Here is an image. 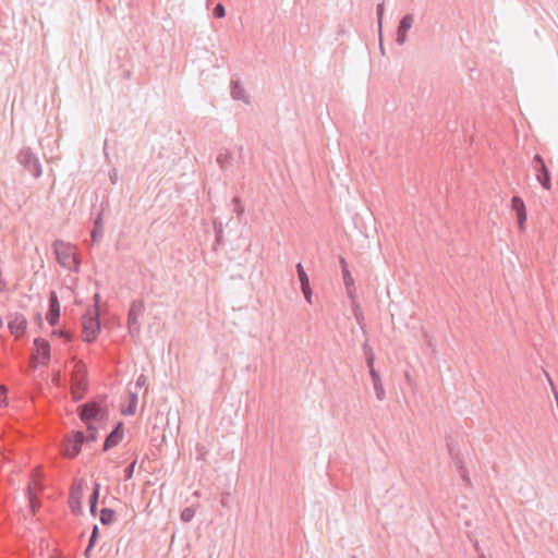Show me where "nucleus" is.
I'll return each instance as SVG.
<instances>
[{
  "instance_id": "5701e85b",
  "label": "nucleus",
  "mask_w": 558,
  "mask_h": 558,
  "mask_svg": "<svg viewBox=\"0 0 558 558\" xmlns=\"http://www.w3.org/2000/svg\"><path fill=\"white\" fill-rule=\"evenodd\" d=\"M413 22H414V17L412 14H405L404 16H402V19L400 20L399 22V25H398V31L400 32H403L405 34H408V32L410 31V28L412 27L413 25Z\"/></svg>"
},
{
  "instance_id": "4be33fe9",
  "label": "nucleus",
  "mask_w": 558,
  "mask_h": 558,
  "mask_svg": "<svg viewBox=\"0 0 558 558\" xmlns=\"http://www.w3.org/2000/svg\"><path fill=\"white\" fill-rule=\"evenodd\" d=\"M104 228H102V218L99 215L94 221V228L92 230V240L93 242H97L102 236Z\"/></svg>"
},
{
  "instance_id": "7c9ffc66",
  "label": "nucleus",
  "mask_w": 558,
  "mask_h": 558,
  "mask_svg": "<svg viewBox=\"0 0 558 558\" xmlns=\"http://www.w3.org/2000/svg\"><path fill=\"white\" fill-rule=\"evenodd\" d=\"M213 15L216 19H222L226 16V9L222 3H217L213 10Z\"/></svg>"
},
{
  "instance_id": "603ef678",
  "label": "nucleus",
  "mask_w": 558,
  "mask_h": 558,
  "mask_svg": "<svg viewBox=\"0 0 558 558\" xmlns=\"http://www.w3.org/2000/svg\"><path fill=\"white\" fill-rule=\"evenodd\" d=\"M37 319L41 322V315L39 313L37 314Z\"/></svg>"
},
{
  "instance_id": "b1692460",
  "label": "nucleus",
  "mask_w": 558,
  "mask_h": 558,
  "mask_svg": "<svg viewBox=\"0 0 558 558\" xmlns=\"http://www.w3.org/2000/svg\"><path fill=\"white\" fill-rule=\"evenodd\" d=\"M376 13H377V20H378L379 37L381 38L383 19H384V13H385L384 0H381V2H379L377 4ZM379 47H380L381 52L384 53V46H383L381 41H380Z\"/></svg>"
},
{
  "instance_id": "4468645a",
  "label": "nucleus",
  "mask_w": 558,
  "mask_h": 558,
  "mask_svg": "<svg viewBox=\"0 0 558 558\" xmlns=\"http://www.w3.org/2000/svg\"><path fill=\"white\" fill-rule=\"evenodd\" d=\"M49 306L46 314V319L50 326H56L60 318V303L56 291L49 293Z\"/></svg>"
},
{
  "instance_id": "bb28decb",
  "label": "nucleus",
  "mask_w": 558,
  "mask_h": 558,
  "mask_svg": "<svg viewBox=\"0 0 558 558\" xmlns=\"http://www.w3.org/2000/svg\"><path fill=\"white\" fill-rule=\"evenodd\" d=\"M296 272H298V277H299L301 287L307 286V283H310V279H308V276L306 275V272L303 268V265L301 263H299L296 265Z\"/></svg>"
},
{
  "instance_id": "423d86ee",
  "label": "nucleus",
  "mask_w": 558,
  "mask_h": 558,
  "mask_svg": "<svg viewBox=\"0 0 558 558\" xmlns=\"http://www.w3.org/2000/svg\"><path fill=\"white\" fill-rule=\"evenodd\" d=\"M532 168L535 173L536 180L539 182L544 190H550L551 187V175L548 167L545 163L544 158L536 154L532 160Z\"/></svg>"
},
{
  "instance_id": "6ab92c4d",
  "label": "nucleus",
  "mask_w": 558,
  "mask_h": 558,
  "mask_svg": "<svg viewBox=\"0 0 558 558\" xmlns=\"http://www.w3.org/2000/svg\"><path fill=\"white\" fill-rule=\"evenodd\" d=\"M232 156L227 148H221L218 151L216 161L222 171H226L231 165Z\"/></svg>"
},
{
  "instance_id": "79ce46f5",
  "label": "nucleus",
  "mask_w": 558,
  "mask_h": 558,
  "mask_svg": "<svg viewBox=\"0 0 558 558\" xmlns=\"http://www.w3.org/2000/svg\"><path fill=\"white\" fill-rule=\"evenodd\" d=\"M94 301H95V311L94 312H97V310L99 311V302H100V295L98 293H96L94 295Z\"/></svg>"
},
{
  "instance_id": "c85d7f7f",
  "label": "nucleus",
  "mask_w": 558,
  "mask_h": 558,
  "mask_svg": "<svg viewBox=\"0 0 558 558\" xmlns=\"http://www.w3.org/2000/svg\"><path fill=\"white\" fill-rule=\"evenodd\" d=\"M195 515V509L193 507H186L181 511V520L183 522H191Z\"/></svg>"
},
{
  "instance_id": "9d476101",
  "label": "nucleus",
  "mask_w": 558,
  "mask_h": 558,
  "mask_svg": "<svg viewBox=\"0 0 558 558\" xmlns=\"http://www.w3.org/2000/svg\"><path fill=\"white\" fill-rule=\"evenodd\" d=\"M26 327L27 319L23 314L14 313L8 316V328L15 338L22 337L26 331Z\"/></svg>"
},
{
  "instance_id": "cd10ccee",
  "label": "nucleus",
  "mask_w": 558,
  "mask_h": 558,
  "mask_svg": "<svg viewBox=\"0 0 558 558\" xmlns=\"http://www.w3.org/2000/svg\"><path fill=\"white\" fill-rule=\"evenodd\" d=\"M214 230H215V233H216V243L217 244H222V242H223L222 241V235H223L222 222L214 220Z\"/></svg>"
},
{
  "instance_id": "f3484780",
  "label": "nucleus",
  "mask_w": 558,
  "mask_h": 558,
  "mask_svg": "<svg viewBox=\"0 0 558 558\" xmlns=\"http://www.w3.org/2000/svg\"><path fill=\"white\" fill-rule=\"evenodd\" d=\"M369 376L372 378L373 387H374L377 399L379 401H383L386 398V391H385L384 385L381 383L379 373L377 371H373L369 374Z\"/></svg>"
},
{
  "instance_id": "de8ad7c7",
  "label": "nucleus",
  "mask_w": 558,
  "mask_h": 558,
  "mask_svg": "<svg viewBox=\"0 0 558 558\" xmlns=\"http://www.w3.org/2000/svg\"><path fill=\"white\" fill-rule=\"evenodd\" d=\"M93 550V548H89V546H87L84 550V556L85 558H90V551Z\"/></svg>"
},
{
  "instance_id": "37998d69",
  "label": "nucleus",
  "mask_w": 558,
  "mask_h": 558,
  "mask_svg": "<svg viewBox=\"0 0 558 558\" xmlns=\"http://www.w3.org/2000/svg\"><path fill=\"white\" fill-rule=\"evenodd\" d=\"M146 383V377L144 375H140L137 380H136V385L137 386H144Z\"/></svg>"
},
{
  "instance_id": "864d4df0",
  "label": "nucleus",
  "mask_w": 558,
  "mask_h": 558,
  "mask_svg": "<svg viewBox=\"0 0 558 558\" xmlns=\"http://www.w3.org/2000/svg\"><path fill=\"white\" fill-rule=\"evenodd\" d=\"M405 378H407L408 380H410V374H409V373H405Z\"/></svg>"
},
{
  "instance_id": "8fccbe9b",
  "label": "nucleus",
  "mask_w": 558,
  "mask_h": 558,
  "mask_svg": "<svg viewBox=\"0 0 558 558\" xmlns=\"http://www.w3.org/2000/svg\"><path fill=\"white\" fill-rule=\"evenodd\" d=\"M354 314H355V317H356L357 322H360V319H361V314H357L355 311H354Z\"/></svg>"
},
{
  "instance_id": "6e6552de",
  "label": "nucleus",
  "mask_w": 558,
  "mask_h": 558,
  "mask_svg": "<svg viewBox=\"0 0 558 558\" xmlns=\"http://www.w3.org/2000/svg\"><path fill=\"white\" fill-rule=\"evenodd\" d=\"M35 353L32 354L31 365L36 368L39 363L47 364L50 360V344L43 338L34 340Z\"/></svg>"
},
{
  "instance_id": "c756f323",
  "label": "nucleus",
  "mask_w": 558,
  "mask_h": 558,
  "mask_svg": "<svg viewBox=\"0 0 558 558\" xmlns=\"http://www.w3.org/2000/svg\"><path fill=\"white\" fill-rule=\"evenodd\" d=\"M99 493H100V484L98 482H95L93 485V492L89 496V504L98 505Z\"/></svg>"
},
{
  "instance_id": "f03ea898",
  "label": "nucleus",
  "mask_w": 558,
  "mask_h": 558,
  "mask_svg": "<svg viewBox=\"0 0 558 558\" xmlns=\"http://www.w3.org/2000/svg\"><path fill=\"white\" fill-rule=\"evenodd\" d=\"M52 251L58 264L68 270L80 272L81 258L76 254V246L63 240L52 242Z\"/></svg>"
},
{
  "instance_id": "58836bf2",
  "label": "nucleus",
  "mask_w": 558,
  "mask_h": 558,
  "mask_svg": "<svg viewBox=\"0 0 558 558\" xmlns=\"http://www.w3.org/2000/svg\"><path fill=\"white\" fill-rule=\"evenodd\" d=\"M60 380H61V375H60V372H57L52 375V383L57 386L60 385Z\"/></svg>"
},
{
  "instance_id": "9b49d317",
  "label": "nucleus",
  "mask_w": 558,
  "mask_h": 558,
  "mask_svg": "<svg viewBox=\"0 0 558 558\" xmlns=\"http://www.w3.org/2000/svg\"><path fill=\"white\" fill-rule=\"evenodd\" d=\"M82 498H83V486L82 481L77 483V485H73L70 490L69 505L71 511L74 515H81L83 513L82 509Z\"/></svg>"
},
{
  "instance_id": "7ed1b4c3",
  "label": "nucleus",
  "mask_w": 558,
  "mask_h": 558,
  "mask_svg": "<svg viewBox=\"0 0 558 558\" xmlns=\"http://www.w3.org/2000/svg\"><path fill=\"white\" fill-rule=\"evenodd\" d=\"M83 340L87 343L94 342L101 328L99 313L88 311L82 316Z\"/></svg>"
},
{
  "instance_id": "6e6d98bb",
  "label": "nucleus",
  "mask_w": 558,
  "mask_h": 558,
  "mask_svg": "<svg viewBox=\"0 0 558 558\" xmlns=\"http://www.w3.org/2000/svg\"><path fill=\"white\" fill-rule=\"evenodd\" d=\"M351 558H357L355 555L351 556Z\"/></svg>"
},
{
  "instance_id": "c03bdc74",
  "label": "nucleus",
  "mask_w": 558,
  "mask_h": 558,
  "mask_svg": "<svg viewBox=\"0 0 558 558\" xmlns=\"http://www.w3.org/2000/svg\"><path fill=\"white\" fill-rule=\"evenodd\" d=\"M89 512L93 517L97 513V505L96 504H89Z\"/></svg>"
},
{
  "instance_id": "72a5a7b5",
  "label": "nucleus",
  "mask_w": 558,
  "mask_h": 558,
  "mask_svg": "<svg viewBox=\"0 0 558 558\" xmlns=\"http://www.w3.org/2000/svg\"><path fill=\"white\" fill-rule=\"evenodd\" d=\"M301 290L304 294L305 300L311 304L312 303V289L310 283L307 286H302Z\"/></svg>"
},
{
  "instance_id": "2eb2a0df",
  "label": "nucleus",
  "mask_w": 558,
  "mask_h": 558,
  "mask_svg": "<svg viewBox=\"0 0 558 558\" xmlns=\"http://www.w3.org/2000/svg\"><path fill=\"white\" fill-rule=\"evenodd\" d=\"M511 209L515 213L519 229L523 231L526 222V208L523 199L514 195L511 198Z\"/></svg>"
},
{
  "instance_id": "a211bd4d",
  "label": "nucleus",
  "mask_w": 558,
  "mask_h": 558,
  "mask_svg": "<svg viewBox=\"0 0 558 558\" xmlns=\"http://www.w3.org/2000/svg\"><path fill=\"white\" fill-rule=\"evenodd\" d=\"M231 97L234 99V100H243L244 102H248V98H247V95L245 93V89L243 88V86L241 85V83L239 81H232L231 82Z\"/></svg>"
},
{
  "instance_id": "412c9836",
  "label": "nucleus",
  "mask_w": 558,
  "mask_h": 558,
  "mask_svg": "<svg viewBox=\"0 0 558 558\" xmlns=\"http://www.w3.org/2000/svg\"><path fill=\"white\" fill-rule=\"evenodd\" d=\"M116 518V512L111 508H102L100 510V517L99 520L102 525H110Z\"/></svg>"
},
{
  "instance_id": "a878e982",
  "label": "nucleus",
  "mask_w": 558,
  "mask_h": 558,
  "mask_svg": "<svg viewBox=\"0 0 558 558\" xmlns=\"http://www.w3.org/2000/svg\"><path fill=\"white\" fill-rule=\"evenodd\" d=\"M136 404H137V395L131 393L129 405L125 410H123V414L124 415H133L136 411Z\"/></svg>"
},
{
  "instance_id": "e433bc0d",
  "label": "nucleus",
  "mask_w": 558,
  "mask_h": 558,
  "mask_svg": "<svg viewBox=\"0 0 558 558\" xmlns=\"http://www.w3.org/2000/svg\"><path fill=\"white\" fill-rule=\"evenodd\" d=\"M109 179L111 181L112 184H116L117 181H118V171L117 169H112L109 173Z\"/></svg>"
},
{
  "instance_id": "0eeeda50",
  "label": "nucleus",
  "mask_w": 558,
  "mask_h": 558,
  "mask_svg": "<svg viewBox=\"0 0 558 558\" xmlns=\"http://www.w3.org/2000/svg\"><path fill=\"white\" fill-rule=\"evenodd\" d=\"M145 311V305L143 300H134L131 303L129 313H128V329L132 337L137 336L141 330V325L138 322L140 316L143 315Z\"/></svg>"
},
{
  "instance_id": "a19ab883",
  "label": "nucleus",
  "mask_w": 558,
  "mask_h": 558,
  "mask_svg": "<svg viewBox=\"0 0 558 558\" xmlns=\"http://www.w3.org/2000/svg\"><path fill=\"white\" fill-rule=\"evenodd\" d=\"M97 541H98L97 536H92L90 535L87 546H89V548H94V546L96 545Z\"/></svg>"
},
{
  "instance_id": "f8f14e48",
  "label": "nucleus",
  "mask_w": 558,
  "mask_h": 558,
  "mask_svg": "<svg viewBox=\"0 0 558 558\" xmlns=\"http://www.w3.org/2000/svg\"><path fill=\"white\" fill-rule=\"evenodd\" d=\"M123 435L124 425L123 422L120 421L113 426L112 430L107 435L102 445V451H108L111 448L118 446L122 441Z\"/></svg>"
},
{
  "instance_id": "49530a36",
  "label": "nucleus",
  "mask_w": 558,
  "mask_h": 558,
  "mask_svg": "<svg viewBox=\"0 0 558 558\" xmlns=\"http://www.w3.org/2000/svg\"><path fill=\"white\" fill-rule=\"evenodd\" d=\"M90 535H92V536H97V537H99V529H98V525H96V524H95V525L93 526V530H92V534H90Z\"/></svg>"
},
{
  "instance_id": "473e14b6",
  "label": "nucleus",
  "mask_w": 558,
  "mask_h": 558,
  "mask_svg": "<svg viewBox=\"0 0 558 558\" xmlns=\"http://www.w3.org/2000/svg\"><path fill=\"white\" fill-rule=\"evenodd\" d=\"M135 465H136V460H134L132 463H130V464L124 469V480H125V481H128V480H131V478H132L133 473H134Z\"/></svg>"
},
{
  "instance_id": "39448f33",
  "label": "nucleus",
  "mask_w": 558,
  "mask_h": 558,
  "mask_svg": "<svg viewBox=\"0 0 558 558\" xmlns=\"http://www.w3.org/2000/svg\"><path fill=\"white\" fill-rule=\"evenodd\" d=\"M85 442V434L82 430L71 432L64 437L62 452L68 458H75Z\"/></svg>"
},
{
  "instance_id": "2f4dec72",
  "label": "nucleus",
  "mask_w": 558,
  "mask_h": 558,
  "mask_svg": "<svg viewBox=\"0 0 558 558\" xmlns=\"http://www.w3.org/2000/svg\"><path fill=\"white\" fill-rule=\"evenodd\" d=\"M232 203L234 205V213L238 215V217H240L244 213V207L241 204L240 197L234 196Z\"/></svg>"
},
{
  "instance_id": "20e7f679",
  "label": "nucleus",
  "mask_w": 558,
  "mask_h": 558,
  "mask_svg": "<svg viewBox=\"0 0 558 558\" xmlns=\"http://www.w3.org/2000/svg\"><path fill=\"white\" fill-rule=\"evenodd\" d=\"M16 158L24 170L28 171L35 179L41 175L43 168L39 158L29 147H23Z\"/></svg>"
},
{
  "instance_id": "5fc2aeb1",
  "label": "nucleus",
  "mask_w": 558,
  "mask_h": 558,
  "mask_svg": "<svg viewBox=\"0 0 558 558\" xmlns=\"http://www.w3.org/2000/svg\"><path fill=\"white\" fill-rule=\"evenodd\" d=\"M108 145V142L106 141L105 142V148H104V151L106 153V146Z\"/></svg>"
},
{
  "instance_id": "09e8293b",
  "label": "nucleus",
  "mask_w": 558,
  "mask_h": 558,
  "mask_svg": "<svg viewBox=\"0 0 558 558\" xmlns=\"http://www.w3.org/2000/svg\"><path fill=\"white\" fill-rule=\"evenodd\" d=\"M474 549L477 553V555H480V553H483L477 541L474 543Z\"/></svg>"
},
{
  "instance_id": "ddd939ff",
  "label": "nucleus",
  "mask_w": 558,
  "mask_h": 558,
  "mask_svg": "<svg viewBox=\"0 0 558 558\" xmlns=\"http://www.w3.org/2000/svg\"><path fill=\"white\" fill-rule=\"evenodd\" d=\"M86 376L87 372L85 365L82 362H77L72 373V389H80L83 392L86 391Z\"/></svg>"
},
{
  "instance_id": "393cba45",
  "label": "nucleus",
  "mask_w": 558,
  "mask_h": 558,
  "mask_svg": "<svg viewBox=\"0 0 558 558\" xmlns=\"http://www.w3.org/2000/svg\"><path fill=\"white\" fill-rule=\"evenodd\" d=\"M87 435H85V442H92L98 438V429L94 424H86Z\"/></svg>"
},
{
  "instance_id": "ea45409f",
  "label": "nucleus",
  "mask_w": 558,
  "mask_h": 558,
  "mask_svg": "<svg viewBox=\"0 0 558 558\" xmlns=\"http://www.w3.org/2000/svg\"><path fill=\"white\" fill-rule=\"evenodd\" d=\"M97 541H98L97 536H92L90 535L87 546H89V548H94V546L96 545Z\"/></svg>"
},
{
  "instance_id": "a18cd8bd",
  "label": "nucleus",
  "mask_w": 558,
  "mask_h": 558,
  "mask_svg": "<svg viewBox=\"0 0 558 558\" xmlns=\"http://www.w3.org/2000/svg\"><path fill=\"white\" fill-rule=\"evenodd\" d=\"M72 390H73V400H74V401H78V400H81V399L83 398V396H82V395H78V393H77V391H78L80 389H72Z\"/></svg>"
},
{
  "instance_id": "3c124183",
  "label": "nucleus",
  "mask_w": 558,
  "mask_h": 558,
  "mask_svg": "<svg viewBox=\"0 0 558 558\" xmlns=\"http://www.w3.org/2000/svg\"><path fill=\"white\" fill-rule=\"evenodd\" d=\"M478 558H486V556L484 555V553H480Z\"/></svg>"
},
{
  "instance_id": "1a4fd4ad",
  "label": "nucleus",
  "mask_w": 558,
  "mask_h": 558,
  "mask_svg": "<svg viewBox=\"0 0 558 558\" xmlns=\"http://www.w3.org/2000/svg\"><path fill=\"white\" fill-rule=\"evenodd\" d=\"M447 448H448L449 456H450V458L452 460V463L456 466L459 475L461 476V478L463 480V482L466 485H470L471 481H470V477H469V474H468V470L464 466V463H463L462 457L460 454V451L453 447L451 441H447Z\"/></svg>"
},
{
  "instance_id": "dca6fc26",
  "label": "nucleus",
  "mask_w": 558,
  "mask_h": 558,
  "mask_svg": "<svg viewBox=\"0 0 558 558\" xmlns=\"http://www.w3.org/2000/svg\"><path fill=\"white\" fill-rule=\"evenodd\" d=\"M342 279L348 298L354 302L356 288L350 270L342 271Z\"/></svg>"
},
{
  "instance_id": "4c0bfd02",
  "label": "nucleus",
  "mask_w": 558,
  "mask_h": 558,
  "mask_svg": "<svg viewBox=\"0 0 558 558\" xmlns=\"http://www.w3.org/2000/svg\"><path fill=\"white\" fill-rule=\"evenodd\" d=\"M339 264H340V266H341V272H342V271H345V270H349V268H348V263H347V260H345V258H344V257L339 256Z\"/></svg>"
},
{
  "instance_id": "f704fd0d",
  "label": "nucleus",
  "mask_w": 558,
  "mask_h": 558,
  "mask_svg": "<svg viewBox=\"0 0 558 558\" xmlns=\"http://www.w3.org/2000/svg\"><path fill=\"white\" fill-rule=\"evenodd\" d=\"M54 333L58 335L59 337L63 338L66 342H70L73 339V336L70 332H68L66 330H62V329L56 330Z\"/></svg>"
},
{
  "instance_id": "c9c22d12",
  "label": "nucleus",
  "mask_w": 558,
  "mask_h": 558,
  "mask_svg": "<svg viewBox=\"0 0 558 558\" xmlns=\"http://www.w3.org/2000/svg\"><path fill=\"white\" fill-rule=\"evenodd\" d=\"M405 40H407V34L397 29V37H396L397 44L402 46L405 43Z\"/></svg>"
},
{
  "instance_id": "aec40b11",
  "label": "nucleus",
  "mask_w": 558,
  "mask_h": 558,
  "mask_svg": "<svg viewBox=\"0 0 558 558\" xmlns=\"http://www.w3.org/2000/svg\"><path fill=\"white\" fill-rule=\"evenodd\" d=\"M362 349H363V352H364V355H365L366 365H367L369 374H371L373 371H376L375 367H374V362H375L374 351L369 347L367 340L363 343Z\"/></svg>"
},
{
  "instance_id": "f257e3e1",
  "label": "nucleus",
  "mask_w": 558,
  "mask_h": 558,
  "mask_svg": "<svg viewBox=\"0 0 558 558\" xmlns=\"http://www.w3.org/2000/svg\"><path fill=\"white\" fill-rule=\"evenodd\" d=\"M107 396H97L77 408V415L85 424H105L109 418V411L106 405Z\"/></svg>"
}]
</instances>
